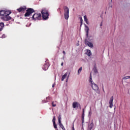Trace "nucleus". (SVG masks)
<instances>
[{
    "label": "nucleus",
    "instance_id": "nucleus-10",
    "mask_svg": "<svg viewBox=\"0 0 130 130\" xmlns=\"http://www.w3.org/2000/svg\"><path fill=\"white\" fill-rule=\"evenodd\" d=\"M85 44L88 45V46H89V47H90L91 48H92V47H93L94 46L93 45V44L92 43L89 42V41H88L87 40H85Z\"/></svg>",
    "mask_w": 130,
    "mask_h": 130
},
{
    "label": "nucleus",
    "instance_id": "nucleus-35",
    "mask_svg": "<svg viewBox=\"0 0 130 130\" xmlns=\"http://www.w3.org/2000/svg\"><path fill=\"white\" fill-rule=\"evenodd\" d=\"M89 114H92V112L91 111L89 112Z\"/></svg>",
    "mask_w": 130,
    "mask_h": 130
},
{
    "label": "nucleus",
    "instance_id": "nucleus-22",
    "mask_svg": "<svg viewBox=\"0 0 130 130\" xmlns=\"http://www.w3.org/2000/svg\"><path fill=\"white\" fill-rule=\"evenodd\" d=\"M93 70L94 73H98V70H97V68H96V67H94Z\"/></svg>",
    "mask_w": 130,
    "mask_h": 130
},
{
    "label": "nucleus",
    "instance_id": "nucleus-4",
    "mask_svg": "<svg viewBox=\"0 0 130 130\" xmlns=\"http://www.w3.org/2000/svg\"><path fill=\"white\" fill-rule=\"evenodd\" d=\"M12 14V12L9 11L8 13H6V14L3 16L2 18L4 21H10V20L12 19V17L10 16V15Z\"/></svg>",
    "mask_w": 130,
    "mask_h": 130
},
{
    "label": "nucleus",
    "instance_id": "nucleus-7",
    "mask_svg": "<svg viewBox=\"0 0 130 130\" xmlns=\"http://www.w3.org/2000/svg\"><path fill=\"white\" fill-rule=\"evenodd\" d=\"M72 107L73 108H77V109H81L82 107L81 106V105L78 102H74L72 104Z\"/></svg>",
    "mask_w": 130,
    "mask_h": 130
},
{
    "label": "nucleus",
    "instance_id": "nucleus-33",
    "mask_svg": "<svg viewBox=\"0 0 130 130\" xmlns=\"http://www.w3.org/2000/svg\"><path fill=\"white\" fill-rule=\"evenodd\" d=\"M63 54H64V55H66V51H63Z\"/></svg>",
    "mask_w": 130,
    "mask_h": 130
},
{
    "label": "nucleus",
    "instance_id": "nucleus-16",
    "mask_svg": "<svg viewBox=\"0 0 130 130\" xmlns=\"http://www.w3.org/2000/svg\"><path fill=\"white\" fill-rule=\"evenodd\" d=\"M93 126H94V123L91 122L88 126V128L90 130H92V128H93Z\"/></svg>",
    "mask_w": 130,
    "mask_h": 130
},
{
    "label": "nucleus",
    "instance_id": "nucleus-34",
    "mask_svg": "<svg viewBox=\"0 0 130 130\" xmlns=\"http://www.w3.org/2000/svg\"><path fill=\"white\" fill-rule=\"evenodd\" d=\"M103 91H104V92H105V91H104V86L103 85Z\"/></svg>",
    "mask_w": 130,
    "mask_h": 130
},
{
    "label": "nucleus",
    "instance_id": "nucleus-1",
    "mask_svg": "<svg viewBox=\"0 0 130 130\" xmlns=\"http://www.w3.org/2000/svg\"><path fill=\"white\" fill-rule=\"evenodd\" d=\"M89 83L91 84L93 90H94V91H95L98 94H100V90H99V87H98V85L94 83V82H93V80H92L91 74H90V76L89 77Z\"/></svg>",
    "mask_w": 130,
    "mask_h": 130
},
{
    "label": "nucleus",
    "instance_id": "nucleus-11",
    "mask_svg": "<svg viewBox=\"0 0 130 130\" xmlns=\"http://www.w3.org/2000/svg\"><path fill=\"white\" fill-rule=\"evenodd\" d=\"M26 7L24 6L23 7H20L19 9H17V11L19 13H21L22 12H25V10H26Z\"/></svg>",
    "mask_w": 130,
    "mask_h": 130
},
{
    "label": "nucleus",
    "instance_id": "nucleus-6",
    "mask_svg": "<svg viewBox=\"0 0 130 130\" xmlns=\"http://www.w3.org/2000/svg\"><path fill=\"white\" fill-rule=\"evenodd\" d=\"M32 19L34 21H36V20H40L41 19V14L40 13H35L32 16Z\"/></svg>",
    "mask_w": 130,
    "mask_h": 130
},
{
    "label": "nucleus",
    "instance_id": "nucleus-36",
    "mask_svg": "<svg viewBox=\"0 0 130 130\" xmlns=\"http://www.w3.org/2000/svg\"><path fill=\"white\" fill-rule=\"evenodd\" d=\"M61 66L62 67V66H63V62H62L61 63Z\"/></svg>",
    "mask_w": 130,
    "mask_h": 130
},
{
    "label": "nucleus",
    "instance_id": "nucleus-19",
    "mask_svg": "<svg viewBox=\"0 0 130 130\" xmlns=\"http://www.w3.org/2000/svg\"><path fill=\"white\" fill-rule=\"evenodd\" d=\"M46 99H47V101H44L43 102V103H46V102H48V100H50L51 98H50V97H47V98H46Z\"/></svg>",
    "mask_w": 130,
    "mask_h": 130
},
{
    "label": "nucleus",
    "instance_id": "nucleus-17",
    "mask_svg": "<svg viewBox=\"0 0 130 130\" xmlns=\"http://www.w3.org/2000/svg\"><path fill=\"white\" fill-rule=\"evenodd\" d=\"M4 27H5V24H4V23H0V31L3 30V28H4Z\"/></svg>",
    "mask_w": 130,
    "mask_h": 130
},
{
    "label": "nucleus",
    "instance_id": "nucleus-20",
    "mask_svg": "<svg viewBox=\"0 0 130 130\" xmlns=\"http://www.w3.org/2000/svg\"><path fill=\"white\" fill-rule=\"evenodd\" d=\"M84 21L86 23V24H88V18H87V16H84Z\"/></svg>",
    "mask_w": 130,
    "mask_h": 130
},
{
    "label": "nucleus",
    "instance_id": "nucleus-32",
    "mask_svg": "<svg viewBox=\"0 0 130 130\" xmlns=\"http://www.w3.org/2000/svg\"><path fill=\"white\" fill-rule=\"evenodd\" d=\"M72 130H75V127L74 126V125L72 128Z\"/></svg>",
    "mask_w": 130,
    "mask_h": 130
},
{
    "label": "nucleus",
    "instance_id": "nucleus-13",
    "mask_svg": "<svg viewBox=\"0 0 130 130\" xmlns=\"http://www.w3.org/2000/svg\"><path fill=\"white\" fill-rule=\"evenodd\" d=\"M85 118V109H83L81 116L82 123H84V118Z\"/></svg>",
    "mask_w": 130,
    "mask_h": 130
},
{
    "label": "nucleus",
    "instance_id": "nucleus-18",
    "mask_svg": "<svg viewBox=\"0 0 130 130\" xmlns=\"http://www.w3.org/2000/svg\"><path fill=\"white\" fill-rule=\"evenodd\" d=\"M87 56H91V55L92 54V53H91V50H87Z\"/></svg>",
    "mask_w": 130,
    "mask_h": 130
},
{
    "label": "nucleus",
    "instance_id": "nucleus-21",
    "mask_svg": "<svg viewBox=\"0 0 130 130\" xmlns=\"http://www.w3.org/2000/svg\"><path fill=\"white\" fill-rule=\"evenodd\" d=\"M52 106L53 107H55V106H56V102H52Z\"/></svg>",
    "mask_w": 130,
    "mask_h": 130
},
{
    "label": "nucleus",
    "instance_id": "nucleus-37",
    "mask_svg": "<svg viewBox=\"0 0 130 130\" xmlns=\"http://www.w3.org/2000/svg\"><path fill=\"white\" fill-rule=\"evenodd\" d=\"M101 26H102V23L101 24Z\"/></svg>",
    "mask_w": 130,
    "mask_h": 130
},
{
    "label": "nucleus",
    "instance_id": "nucleus-26",
    "mask_svg": "<svg viewBox=\"0 0 130 130\" xmlns=\"http://www.w3.org/2000/svg\"><path fill=\"white\" fill-rule=\"evenodd\" d=\"M127 79H130V76H126L123 78V80H127Z\"/></svg>",
    "mask_w": 130,
    "mask_h": 130
},
{
    "label": "nucleus",
    "instance_id": "nucleus-8",
    "mask_svg": "<svg viewBox=\"0 0 130 130\" xmlns=\"http://www.w3.org/2000/svg\"><path fill=\"white\" fill-rule=\"evenodd\" d=\"M10 11L2 10L0 11V16L4 17Z\"/></svg>",
    "mask_w": 130,
    "mask_h": 130
},
{
    "label": "nucleus",
    "instance_id": "nucleus-14",
    "mask_svg": "<svg viewBox=\"0 0 130 130\" xmlns=\"http://www.w3.org/2000/svg\"><path fill=\"white\" fill-rule=\"evenodd\" d=\"M68 74H69V76L68 77V79H69V77L70 76V73L67 72L64 75H63L62 76V78H61V81H63L64 80V79H66L68 76Z\"/></svg>",
    "mask_w": 130,
    "mask_h": 130
},
{
    "label": "nucleus",
    "instance_id": "nucleus-23",
    "mask_svg": "<svg viewBox=\"0 0 130 130\" xmlns=\"http://www.w3.org/2000/svg\"><path fill=\"white\" fill-rule=\"evenodd\" d=\"M82 67H80L79 70H78V75L81 74V72H82Z\"/></svg>",
    "mask_w": 130,
    "mask_h": 130
},
{
    "label": "nucleus",
    "instance_id": "nucleus-29",
    "mask_svg": "<svg viewBox=\"0 0 130 130\" xmlns=\"http://www.w3.org/2000/svg\"><path fill=\"white\" fill-rule=\"evenodd\" d=\"M60 119H61V117H60V115H59L58 117V120H59Z\"/></svg>",
    "mask_w": 130,
    "mask_h": 130
},
{
    "label": "nucleus",
    "instance_id": "nucleus-5",
    "mask_svg": "<svg viewBox=\"0 0 130 130\" xmlns=\"http://www.w3.org/2000/svg\"><path fill=\"white\" fill-rule=\"evenodd\" d=\"M33 13H35V10L32 8H28L26 10V13L24 14V17H29L31 15V14H33Z\"/></svg>",
    "mask_w": 130,
    "mask_h": 130
},
{
    "label": "nucleus",
    "instance_id": "nucleus-28",
    "mask_svg": "<svg viewBox=\"0 0 130 130\" xmlns=\"http://www.w3.org/2000/svg\"><path fill=\"white\" fill-rule=\"evenodd\" d=\"M53 126L55 128H57V125H56V124L55 123H53Z\"/></svg>",
    "mask_w": 130,
    "mask_h": 130
},
{
    "label": "nucleus",
    "instance_id": "nucleus-31",
    "mask_svg": "<svg viewBox=\"0 0 130 130\" xmlns=\"http://www.w3.org/2000/svg\"><path fill=\"white\" fill-rule=\"evenodd\" d=\"M55 86V83H53L52 84V88H54Z\"/></svg>",
    "mask_w": 130,
    "mask_h": 130
},
{
    "label": "nucleus",
    "instance_id": "nucleus-27",
    "mask_svg": "<svg viewBox=\"0 0 130 130\" xmlns=\"http://www.w3.org/2000/svg\"><path fill=\"white\" fill-rule=\"evenodd\" d=\"M80 22H81L80 26H82V25H83V19H82V17H81L80 18Z\"/></svg>",
    "mask_w": 130,
    "mask_h": 130
},
{
    "label": "nucleus",
    "instance_id": "nucleus-25",
    "mask_svg": "<svg viewBox=\"0 0 130 130\" xmlns=\"http://www.w3.org/2000/svg\"><path fill=\"white\" fill-rule=\"evenodd\" d=\"M55 120H56L55 116H54L52 119L53 123H55Z\"/></svg>",
    "mask_w": 130,
    "mask_h": 130
},
{
    "label": "nucleus",
    "instance_id": "nucleus-2",
    "mask_svg": "<svg viewBox=\"0 0 130 130\" xmlns=\"http://www.w3.org/2000/svg\"><path fill=\"white\" fill-rule=\"evenodd\" d=\"M42 17L44 20H47L49 14H48V10L45 8H43L41 11Z\"/></svg>",
    "mask_w": 130,
    "mask_h": 130
},
{
    "label": "nucleus",
    "instance_id": "nucleus-24",
    "mask_svg": "<svg viewBox=\"0 0 130 130\" xmlns=\"http://www.w3.org/2000/svg\"><path fill=\"white\" fill-rule=\"evenodd\" d=\"M59 126H60L63 130H66V128H64V126H63V125L62 124H60L59 125Z\"/></svg>",
    "mask_w": 130,
    "mask_h": 130
},
{
    "label": "nucleus",
    "instance_id": "nucleus-3",
    "mask_svg": "<svg viewBox=\"0 0 130 130\" xmlns=\"http://www.w3.org/2000/svg\"><path fill=\"white\" fill-rule=\"evenodd\" d=\"M70 14V9L68 7H64V16L66 20H68L69 17H70L69 14Z\"/></svg>",
    "mask_w": 130,
    "mask_h": 130
},
{
    "label": "nucleus",
    "instance_id": "nucleus-9",
    "mask_svg": "<svg viewBox=\"0 0 130 130\" xmlns=\"http://www.w3.org/2000/svg\"><path fill=\"white\" fill-rule=\"evenodd\" d=\"M113 100H114V98H113V96H112L110 98V101H109V104H110L109 107H110V108H112V107H113Z\"/></svg>",
    "mask_w": 130,
    "mask_h": 130
},
{
    "label": "nucleus",
    "instance_id": "nucleus-12",
    "mask_svg": "<svg viewBox=\"0 0 130 130\" xmlns=\"http://www.w3.org/2000/svg\"><path fill=\"white\" fill-rule=\"evenodd\" d=\"M48 68H49V63H46L43 67V69L44 70V71H46L47 70H48Z\"/></svg>",
    "mask_w": 130,
    "mask_h": 130
},
{
    "label": "nucleus",
    "instance_id": "nucleus-15",
    "mask_svg": "<svg viewBox=\"0 0 130 130\" xmlns=\"http://www.w3.org/2000/svg\"><path fill=\"white\" fill-rule=\"evenodd\" d=\"M85 31L86 32V36L87 37H88V34L89 33V27H88V26L87 25H85Z\"/></svg>",
    "mask_w": 130,
    "mask_h": 130
},
{
    "label": "nucleus",
    "instance_id": "nucleus-30",
    "mask_svg": "<svg viewBox=\"0 0 130 130\" xmlns=\"http://www.w3.org/2000/svg\"><path fill=\"white\" fill-rule=\"evenodd\" d=\"M58 120V123H59V125L61 124V121L60 120Z\"/></svg>",
    "mask_w": 130,
    "mask_h": 130
}]
</instances>
